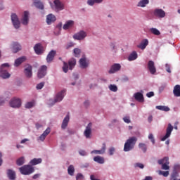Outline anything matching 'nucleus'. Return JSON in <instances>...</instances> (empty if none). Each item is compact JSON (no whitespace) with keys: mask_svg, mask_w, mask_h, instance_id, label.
<instances>
[{"mask_svg":"<svg viewBox=\"0 0 180 180\" xmlns=\"http://www.w3.org/2000/svg\"><path fill=\"white\" fill-rule=\"evenodd\" d=\"M136 143H137V139L135 136L127 139L124 146V151L128 152L133 150L134 148V146H136Z\"/></svg>","mask_w":180,"mask_h":180,"instance_id":"f257e3e1","label":"nucleus"},{"mask_svg":"<svg viewBox=\"0 0 180 180\" xmlns=\"http://www.w3.org/2000/svg\"><path fill=\"white\" fill-rule=\"evenodd\" d=\"M9 69V64L4 63L1 65L0 68V77L4 79H6V78L11 77V74L8 72V70Z\"/></svg>","mask_w":180,"mask_h":180,"instance_id":"f03ea898","label":"nucleus"},{"mask_svg":"<svg viewBox=\"0 0 180 180\" xmlns=\"http://www.w3.org/2000/svg\"><path fill=\"white\" fill-rule=\"evenodd\" d=\"M19 171L22 175H30L34 172V168L30 165H27L20 167Z\"/></svg>","mask_w":180,"mask_h":180,"instance_id":"7ed1b4c3","label":"nucleus"},{"mask_svg":"<svg viewBox=\"0 0 180 180\" xmlns=\"http://www.w3.org/2000/svg\"><path fill=\"white\" fill-rule=\"evenodd\" d=\"M11 108H20L22 106V100L18 97L13 98L10 101Z\"/></svg>","mask_w":180,"mask_h":180,"instance_id":"20e7f679","label":"nucleus"},{"mask_svg":"<svg viewBox=\"0 0 180 180\" xmlns=\"http://www.w3.org/2000/svg\"><path fill=\"white\" fill-rule=\"evenodd\" d=\"M11 21L15 29H19V27H20V21L16 14L13 13L11 15Z\"/></svg>","mask_w":180,"mask_h":180,"instance_id":"39448f33","label":"nucleus"},{"mask_svg":"<svg viewBox=\"0 0 180 180\" xmlns=\"http://www.w3.org/2000/svg\"><path fill=\"white\" fill-rule=\"evenodd\" d=\"M86 36H87L86 32L84 30H81L73 35V39L75 40H84V39H85Z\"/></svg>","mask_w":180,"mask_h":180,"instance_id":"423d86ee","label":"nucleus"},{"mask_svg":"<svg viewBox=\"0 0 180 180\" xmlns=\"http://www.w3.org/2000/svg\"><path fill=\"white\" fill-rule=\"evenodd\" d=\"M84 135L86 139H91L92 136V124L91 122L89 123L86 127V129L84 130Z\"/></svg>","mask_w":180,"mask_h":180,"instance_id":"0eeeda50","label":"nucleus"},{"mask_svg":"<svg viewBox=\"0 0 180 180\" xmlns=\"http://www.w3.org/2000/svg\"><path fill=\"white\" fill-rule=\"evenodd\" d=\"M46 74H47V66H41L37 73L38 78H44V77H46Z\"/></svg>","mask_w":180,"mask_h":180,"instance_id":"6e6552de","label":"nucleus"},{"mask_svg":"<svg viewBox=\"0 0 180 180\" xmlns=\"http://www.w3.org/2000/svg\"><path fill=\"white\" fill-rule=\"evenodd\" d=\"M64 96H65V90H62L60 92L56 94L52 105H54V103H56V102H61V101L64 99Z\"/></svg>","mask_w":180,"mask_h":180,"instance_id":"1a4fd4ad","label":"nucleus"},{"mask_svg":"<svg viewBox=\"0 0 180 180\" xmlns=\"http://www.w3.org/2000/svg\"><path fill=\"white\" fill-rule=\"evenodd\" d=\"M172 130H174V127L171 125V124H168V127L166 129V134L162 138V141H165L167 139L170 137L171 133H172Z\"/></svg>","mask_w":180,"mask_h":180,"instance_id":"9d476101","label":"nucleus"},{"mask_svg":"<svg viewBox=\"0 0 180 180\" xmlns=\"http://www.w3.org/2000/svg\"><path fill=\"white\" fill-rule=\"evenodd\" d=\"M34 50L36 54H38V56H40V54H43L44 53V48L40 43L35 44L34 46Z\"/></svg>","mask_w":180,"mask_h":180,"instance_id":"9b49d317","label":"nucleus"},{"mask_svg":"<svg viewBox=\"0 0 180 180\" xmlns=\"http://www.w3.org/2000/svg\"><path fill=\"white\" fill-rule=\"evenodd\" d=\"M21 23L24 26H27V25H29V11H24V14L21 19Z\"/></svg>","mask_w":180,"mask_h":180,"instance_id":"f8f14e48","label":"nucleus"},{"mask_svg":"<svg viewBox=\"0 0 180 180\" xmlns=\"http://www.w3.org/2000/svg\"><path fill=\"white\" fill-rule=\"evenodd\" d=\"M148 68L153 75L157 72V69L155 68V64L154 63V61L149 60L148 63Z\"/></svg>","mask_w":180,"mask_h":180,"instance_id":"ddd939ff","label":"nucleus"},{"mask_svg":"<svg viewBox=\"0 0 180 180\" xmlns=\"http://www.w3.org/2000/svg\"><path fill=\"white\" fill-rule=\"evenodd\" d=\"M153 15L156 16V18H165V11L162 9L156 8L153 11Z\"/></svg>","mask_w":180,"mask_h":180,"instance_id":"4468645a","label":"nucleus"},{"mask_svg":"<svg viewBox=\"0 0 180 180\" xmlns=\"http://www.w3.org/2000/svg\"><path fill=\"white\" fill-rule=\"evenodd\" d=\"M32 70H33V68H32V65H27L25 67L24 70V73L25 77H27V78H32V76L33 75Z\"/></svg>","mask_w":180,"mask_h":180,"instance_id":"2eb2a0df","label":"nucleus"},{"mask_svg":"<svg viewBox=\"0 0 180 180\" xmlns=\"http://www.w3.org/2000/svg\"><path fill=\"white\" fill-rule=\"evenodd\" d=\"M11 50L13 53H18L22 50V46L18 42H13L11 44Z\"/></svg>","mask_w":180,"mask_h":180,"instance_id":"dca6fc26","label":"nucleus"},{"mask_svg":"<svg viewBox=\"0 0 180 180\" xmlns=\"http://www.w3.org/2000/svg\"><path fill=\"white\" fill-rule=\"evenodd\" d=\"M120 68H122L120 64L115 63L111 66V68L108 72L109 74H115V72H117V71H120Z\"/></svg>","mask_w":180,"mask_h":180,"instance_id":"f3484780","label":"nucleus"},{"mask_svg":"<svg viewBox=\"0 0 180 180\" xmlns=\"http://www.w3.org/2000/svg\"><path fill=\"white\" fill-rule=\"evenodd\" d=\"M79 65L81 68H88V65H89V62L86 60V58H82L79 60Z\"/></svg>","mask_w":180,"mask_h":180,"instance_id":"a211bd4d","label":"nucleus"},{"mask_svg":"<svg viewBox=\"0 0 180 180\" xmlns=\"http://www.w3.org/2000/svg\"><path fill=\"white\" fill-rule=\"evenodd\" d=\"M106 151V143H103V146L101 150H94L91 152V154H105Z\"/></svg>","mask_w":180,"mask_h":180,"instance_id":"6ab92c4d","label":"nucleus"},{"mask_svg":"<svg viewBox=\"0 0 180 180\" xmlns=\"http://www.w3.org/2000/svg\"><path fill=\"white\" fill-rule=\"evenodd\" d=\"M56 51L51 50L46 57V63H51L54 60V57H56Z\"/></svg>","mask_w":180,"mask_h":180,"instance_id":"aec40b11","label":"nucleus"},{"mask_svg":"<svg viewBox=\"0 0 180 180\" xmlns=\"http://www.w3.org/2000/svg\"><path fill=\"white\" fill-rule=\"evenodd\" d=\"M7 176L10 180H15L16 179V172L11 169H8L7 170Z\"/></svg>","mask_w":180,"mask_h":180,"instance_id":"412c9836","label":"nucleus"},{"mask_svg":"<svg viewBox=\"0 0 180 180\" xmlns=\"http://www.w3.org/2000/svg\"><path fill=\"white\" fill-rule=\"evenodd\" d=\"M53 3L57 11H63V9H64V4H63L60 0H55Z\"/></svg>","mask_w":180,"mask_h":180,"instance_id":"4be33fe9","label":"nucleus"},{"mask_svg":"<svg viewBox=\"0 0 180 180\" xmlns=\"http://www.w3.org/2000/svg\"><path fill=\"white\" fill-rule=\"evenodd\" d=\"M68 122H70L69 115H66L62 122L61 129H63V130H65V129H67V126H68Z\"/></svg>","mask_w":180,"mask_h":180,"instance_id":"5701e85b","label":"nucleus"},{"mask_svg":"<svg viewBox=\"0 0 180 180\" xmlns=\"http://www.w3.org/2000/svg\"><path fill=\"white\" fill-rule=\"evenodd\" d=\"M134 96L138 102H143L144 101V96L140 92L135 93Z\"/></svg>","mask_w":180,"mask_h":180,"instance_id":"b1692460","label":"nucleus"},{"mask_svg":"<svg viewBox=\"0 0 180 180\" xmlns=\"http://www.w3.org/2000/svg\"><path fill=\"white\" fill-rule=\"evenodd\" d=\"M148 46V39H143L139 45H137L138 49H141V50H144L146 47Z\"/></svg>","mask_w":180,"mask_h":180,"instance_id":"393cba45","label":"nucleus"},{"mask_svg":"<svg viewBox=\"0 0 180 180\" xmlns=\"http://www.w3.org/2000/svg\"><path fill=\"white\" fill-rule=\"evenodd\" d=\"M25 61H26V57L22 56V57L18 58L15 60L14 65L15 67H19V65H20L22 63H25Z\"/></svg>","mask_w":180,"mask_h":180,"instance_id":"a878e982","label":"nucleus"},{"mask_svg":"<svg viewBox=\"0 0 180 180\" xmlns=\"http://www.w3.org/2000/svg\"><path fill=\"white\" fill-rule=\"evenodd\" d=\"M56 16L53 14H49L46 17V23L48 25H51L53 22H56Z\"/></svg>","mask_w":180,"mask_h":180,"instance_id":"bb28decb","label":"nucleus"},{"mask_svg":"<svg viewBox=\"0 0 180 180\" xmlns=\"http://www.w3.org/2000/svg\"><path fill=\"white\" fill-rule=\"evenodd\" d=\"M149 4H150L149 0H141L138 3L137 6H139L140 8H146V6H147V5H148Z\"/></svg>","mask_w":180,"mask_h":180,"instance_id":"cd10ccee","label":"nucleus"},{"mask_svg":"<svg viewBox=\"0 0 180 180\" xmlns=\"http://www.w3.org/2000/svg\"><path fill=\"white\" fill-rule=\"evenodd\" d=\"M173 93H174V96H177V97L180 96V85L179 84H176L174 86Z\"/></svg>","mask_w":180,"mask_h":180,"instance_id":"c85d7f7f","label":"nucleus"},{"mask_svg":"<svg viewBox=\"0 0 180 180\" xmlns=\"http://www.w3.org/2000/svg\"><path fill=\"white\" fill-rule=\"evenodd\" d=\"M68 64H69V69L72 70V68H74L77 65V60H75V58H71L68 61Z\"/></svg>","mask_w":180,"mask_h":180,"instance_id":"c756f323","label":"nucleus"},{"mask_svg":"<svg viewBox=\"0 0 180 180\" xmlns=\"http://www.w3.org/2000/svg\"><path fill=\"white\" fill-rule=\"evenodd\" d=\"M74 26V22L72 20H68L66 23L63 25L64 30H67L70 29V27H72Z\"/></svg>","mask_w":180,"mask_h":180,"instance_id":"7c9ffc66","label":"nucleus"},{"mask_svg":"<svg viewBox=\"0 0 180 180\" xmlns=\"http://www.w3.org/2000/svg\"><path fill=\"white\" fill-rule=\"evenodd\" d=\"M94 161H95V162H98V164H104L105 163V159L101 156L94 157Z\"/></svg>","mask_w":180,"mask_h":180,"instance_id":"2f4dec72","label":"nucleus"},{"mask_svg":"<svg viewBox=\"0 0 180 180\" xmlns=\"http://www.w3.org/2000/svg\"><path fill=\"white\" fill-rule=\"evenodd\" d=\"M34 5L37 8V9H41V11L44 9V5L41 2L40 0L38 1H34Z\"/></svg>","mask_w":180,"mask_h":180,"instance_id":"473e14b6","label":"nucleus"},{"mask_svg":"<svg viewBox=\"0 0 180 180\" xmlns=\"http://www.w3.org/2000/svg\"><path fill=\"white\" fill-rule=\"evenodd\" d=\"M103 2V0H88L87 4L88 5H90V6H94L95 4H102Z\"/></svg>","mask_w":180,"mask_h":180,"instance_id":"72a5a7b5","label":"nucleus"},{"mask_svg":"<svg viewBox=\"0 0 180 180\" xmlns=\"http://www.w3.org/2000/svg\"><path fill=\"white\" fill-rule=\"evenodd\" d=\"M179 171H180V165L176 164L173 167V171L171 173V174H179Z\"/></svg>","mask_w":180,"mask_h":180,"instance_id":"f704fd0d","label":"nucleus"},{"mask_svg":"<svg viewBox=\"0 0 180 180\" xmlns=\"http://www.w3.org/2000/svg\"><path fill=\"white\" fill-rule=\"evenodd\" d=\"M41 158H34L30 162V164L31 165H37V164H41Z\"/></svg>","mask_w":180,"mask_h":180,"instance_id":"c9c22d12","label":"nucleus"},{"mask_svg":"<svg viewBox=\"0 0 180 180\" xmlns=\"http://www.w3.org/2000/svg\"><path fill=\"white\" fill-rule=\"evenodd\" d=\"M137 59V52L134 51L129 56L128 60L129 61H134V60Z\"/></svg>","mask_w":180,"mask_h":180,"instance_id":"e433bc0d","label":"nucleus"},{"mask_svg":"<svg viewBox=\"0 0 180 180\" xmlns=\"http://www.w3.org/2000/svg\"><path fill=\"white\" fill-rule=\"evenodd\" d=\"M158 162L160 165L162 164H169V158H168V157H165L163 159L159 160Z\"/></svg>","mask_w":180,"mask_h":180,"instance_id":"4c0bfd02","label":"nucleus"},{"mask_svg":"<svg viewBox=\"0 0 180 180\" xmlns=\"http://www.w3.org/2000/svg\"><path fill=\"white\" fill-rule=\"evenodd\" d=\"M68 174L72 176L74 175V172H75V168H74L73 165H70L68 168Z\"/></svg>","mask_w":180,"mask_h":180,"instance_id":"58836bf2","label":"nucleus"},{"mask_svg":"<svg viewBox=\"0 0 180 180\" xmlns=\"http://www.w3.org/2000/svg\"><path fill=\"white\" fill-rule=\"evenodd\" d=\"M139 148L143 151V153H147V145L146 143H140Z\"/></svg>","mask_w":180,"mask_h":180,"instance_id":"ea45409f","label":"nucleus"},{"mask_svg":"<svg viewBox=\"0 0 180 180\" xmlns=\"http://www.w3.org/2000/svg\"><path fill=\"white\" fill-rule=\"evenodd\" d=\"M150 32L152 34H155V36H160L161 34V32L157 28H150Z\"/></svg>","mask_w":180,"mask_h":180,"instance_id":"a19ab883","label":"nucleus"},{"mask_svg":"<svg viewBox=\"0 0 180 180\" xmlns=\"http://www.w3.org/2000/svg\"><path fill=\"white\" fill-rule=\"evenodd\" d=\"M156 109L158 110H163L164 112H169V108L165 105H158L156 106Z\"/></svg>","mask_w":180,"mask_h":180,"instance_id":"79ce46f5","label":"nucleus"},{"mask_svg":"<svg viewBox=\"0 0 180 180\" xmlns=\"http://www.w3.org/2000/svg\"><path fill=\"white\" fill-rule=\"evenodd\" d=\"M16 164L19 167L23 165V164H25V157H20V158H18L16 161Z\"/></svg>","mask_w":180,"mask_h":180,"instance_id":"37998d69","label":"nucleus"},{"mask_svg":"<svg viewBox=\"0 0 180 180\" xmlns=\"http://www.w3.org/2000/svg\"><path fill=\"white\" fill-rule=\"evenodd\" d=\"M170 180H180V174H171Z\"/></svg>","mask_w":180,"mask_h":180,"instance_id":"c03bdc74","label":"nucleus"},{"mask_svg":"<svg viewBox=\"0 0 180 180\" xmlns=\"http://www.w3.org/2000/svg\"><path fill=\"white\" fill-rule=\"evenodd\" d=\"M25 106L26 109H30L31 108H33V106H34V101L27 102Z\"/></svg>","mask_w":180,"mask_h":180,"instance_id":"a18cd8bd","label":"nucleus"},{"mask_svg":"<svg viewBox=\"0 0 180 180\" xmlns=\"http://www.w3.org/2000/svg\"><path fill=\"white\" fill-rule=\"evenodd\" d=\"M109 89L112 91V92H117V86L115 84H110L109 86Z\"/></svg>","mask_w":180,"mask_h":180,"instance_id":"49530a36","label":"nucleus"},{"mask_svg":"<svg viewBox=\"0 0 180 180\" xmlns=\"http://www.w3.org/2000/svg\"><path fill=\"white\" fill-rule=\"evenodd\" d=\"M74 54L75 57H79V54H81V49L75 48L74 49Z\"/></svg>","mask_w":180,"mask_h":180,"instance_id":"de8ad7c7","label":"nucleus"},{"mask_svg":"<svg viewBox=\"0 0 180 180\" xmlns=\"http://www.w3.org/2000/svg\"><path fill=\"white\" fill-rule=\"evenodd\" d=\"M63 70L65 73L68 72V63L65 62L63 63Z\"/></svg>","mask_w":180,"mask_h":180,"instance_id":"09e8293b","label":"nucleus"},{"mask_svg":"<svg viewBox=\"0 0 180 180\" xmlns=\"http://www.w3.org/2000/svg\"><path fill=\"white\" fill-rule=\"evenodd\" d=\"M159 174H160V175H162L163 176L167 178V176H168V175H169V172H168V171H166V172L160 171Z\"/></svg>","mask_w":180,"mask_h":180,"instance_id":"8fccbe9b","label":"nucleus"},{"mask_svg":"<svg viewBox=\"0 0 180 180\" xmlns=\"http://www.w3.org/2000/svg\"><path fill=\"white\" fill-rule=\"evenodd\" d=\"M84 174H81V173H78L76 175V180H82L84 179Z\"/></svg>","mask_w":180,"mask_h":180,"instance_id":"3c124183","label":"nucleus"},{"mask_svg":"<svg viewBox=\"0 0 180 180\" xmlns=\"http://www.w3.org/2000/svg\"><path fill=\"white\" fill-rule=\"evenodd\" d=\"M149 140H150L151 143L153 144H155V140L154 139V135L153 134H150L148 136Z\"/></svg>","mask_w":180,"mask_h":180,"instance_id":"603ef678","label":"nucleus"},{"mask_svg":"<svg viewBox=\"0 0 180 180\" xmlns=\"http://www.w3.org/2000/svg\"><path fill=\"white\" fill-rule=\"evenodd\" d=\"M168 165H169V164H166V163L162 164V169H165V170L169 169V167Z\"/></svg>","mask_w":180,"mask_h":180,"instance_id":"864d4df0","label":"nucleus"},{"mask_svg":"<svg viewBox=\"0 0 180 180\" xmlns=\"http://www.w3.org/2000/svg\"><path fill=\"white\" fill-rule=\"evenodd\" d=\"M44 86V82H41L37 85V89H41Z\"/></svg>","mask_w":180,"mask_h":180,"instance_id":"5fc2aeb1","label":"nucleus"},{"mask_svg":"<svg viewBox=\"0 0 180 180\" xmlns=\"http://www.w3.org/2000/svg\"><path fill=\"white\" fill-rule=\"evenodd\" d=\"M50 131H51V129L50 128H47L43 133V134H44L46 137L47 136H49V134H50Z\"/></svg>","mask_w":180,"mask_h":180,"instance_id":"6e6d98bb","label":"nucleus"},{"mask_svg":"<svg viewBox=\"0 0 180 180\" xmlns=\"http://www.w3.org/2000/svg\"><path fill=\"white\" fill-rule=\"evenodd\" d=\"M123 120L125 123H130V117H124Z\"/></svg>","mask_w":180,"mask_h":180,"instance_id":"4d7b16f0","label":"nucleus"},{"mask_svg":"<svg viewBox=\"0 0 180 180\" xmlns=\"http://www.w3.org/2000/svg\"><path fill=\"white\" fill-rule=\"evenodd\" d=\"M109 154L110 155H113V154H115V148L112 147L109 148Z\"/></svg>","mask_w":180,"mask_h":180,"instance_id":"13d9d810","label":"nucleus"},{"mask_svg":"<svg viewBox=\"0 0 180 180\" xmlns=\"http://www.w3.org/2000/svg\"><path fill=\"white\" fill-rule=\"evenodd\" d=\"M79 155H82L84 157V156L86 155V152L84 150H80L79 151Z\"/></svg>","mask_w":180,"mask_h":180,"instance_id":"bf43d9fd","label":"nucleus"},{"mask_svg":"<svg viewBox=\"0 0 180 180\" xmlns=\"http://www.w3.org/2000/svg\"><path fill=\"white\" fill-rule=\"evenodd\" d=\"M165 67H166V71H167V72L171 74V67L169 66V64H166Z\"/></svg>","mask_w":180,"mask_h":180,"instance_id":"052dcab7","label":"nucleus"},{"mask_svg":"<svg viewBox=\"0 0 180 180\" xmlns=\"http://www.w3.org/2000/svg\"><path fill=\"white\" fill-rule=\"evenodd\" d=\"M135 167H138L139 168L143 169V168H144V165H143L142 163H136L135 165Z\"/></svg>","mask_w":180,"mask_h":180,"instance_id":"680f3d73","label":"nucleus"},{"mask_svg":"<svg viewBox=\"0 0 180 180\" xmlns=\"http://www.w3.org/2000/svg\"><path fill=\"white\" fill-rule=\"evenodd\" d=\"M146 96L148 98H152V96H154V92L150 91L148 94H146Z\"/></svg>","mask_w":180,"mask_h":180,"instance_id":"e2e57ef3","label":"nucleus"},{"mask_svg":"<svg viewBox=\"0 0 180 180\" xmlns=\"http://www.w3.org/2000/svg\"><path fill=\"white\" fill-rule=\"evenodd\" d=\"M46 135L42 134L40 136H39V140H41V141H44V140H46Z\"/></svg>","mask_w":180,"mask_h":180,"instance_id":"0e129e2a","label":"nucleus"},{"mask_svg":"<svg viewBox=\"0 0 180 180\" xmlns=\"http://www.w3.org/2000/svg\"><path fill=\"white\" fill-rule=\"evenodd\" d=\"M110 47L111 50H115V49H116V45L115 44V43H111L110 44Z\"/></svg>","mask_w":180,"mask_h":180,"instance_id":"69168bd1","label":"nucleus"},{"mask_svg":"<svg viewBox=\"0 0 180 180\" xmlns=\"http://www.w3.org/2000/svg\"><path fill=\"white\" fill-rule=\"evenodd\" d=\"M74 46V44L72 42L69 43L67 46H66V49L67 50H68V49H70V47H73Z\"/></svg>","mask_w":180,"mask_h":180,"instance_id":"338daca9","label":"nucleus"},{"mask_svg":"<svg viewBox=\"0 0 180 180\" xmlns=\"http://www.w3.org/2000/svg\"><path fill=\"white\" fill-rule=\"evenodd\" d=\"M40 176V174H34L33 176V179H37V178H39Z\"/></svg>","mask_w":180,"mask_h":180,"instance_id":"774afa93","label":"nucleus"}]
</instances>
